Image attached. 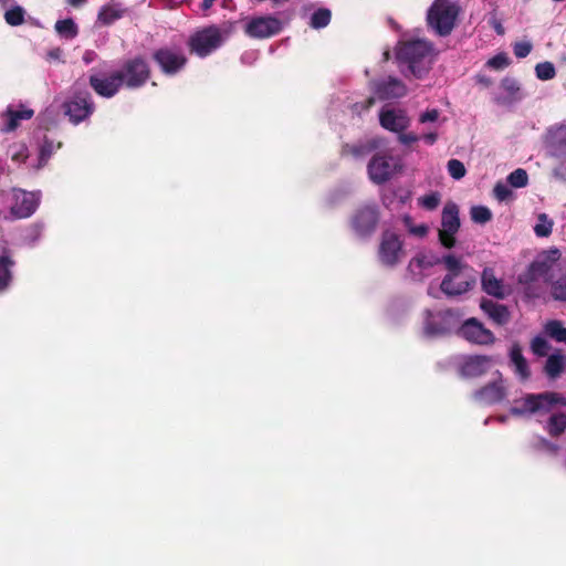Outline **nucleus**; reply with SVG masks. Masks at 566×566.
<instances>
[{
	"label": "nucleus",
	"instance_id": "c03bdc74",
	"mask_svg": "<svg viewBox=\"0 0 566 566\" xmlns=\"http://www.w3.org/2000/svg\"><path fill=\"white\" fill-rule=\"evenodd\" d=\"M510 64V59L505 53H500L488 61V65L495 70H503Z\"/></svg>",
	"mask_w": 566,
	"mask_h": 566
},
{
	"label": "nucleus",
	"instance_id": "f704fd0d",
	"mask_svg": "<svg viewBox=\"0 0 566 566\" xmlns=\"http://www.w3.org/2000/svg\"><path fill=\"white\" fill-rule=\"evenodd\" d=\"M507 182L514 188H523L528 184L526 170L517 168L507 176Z\"/></svg>",
	"mask_w": 566,
	"mask_h": 566
},
{
	"label": "nucleus",
	"instance_id": "4468645a",
	"mask_svg": "<svg viewBox=\"0 0 566 566\" xmlns=\"http://www.w3.org/2000/svg\"><path fill=\"white\" fill-rule=\"evenodd\" d=\"M40 199V192L17 190L10 212L15 219L29 218L36 211Z\"/></svg>",
	"mask_w": 566,
	"mask_h": 566
},
{
	"label": "nucleus",
	"instance_id": "a211bd4d",
	"mask_svg": "<svg viewBox=\"0 0 566 566\" xmlns=\"http://www.w3.org/2000/svg\"><path fill=\"white\" fill-rule=\"evenodd\" d=\"M491 363L492 358L486 355L468 356L460 367V375L464 378L480 377L488 371Z\"/></svg>",
	"mask_w": 566,
	"mask_h": 566
},
{
	"label": "nucleus",
	"instance_id": "7c9ffc66",
	"mask_svg": "<svg viewBox=\"0 0 566 566\" xmlns=\"http://www.w3.org/2000/svg\"><path fill=\"white\" fill-rule=\"evenodd\" d=\"M544 331L551 338L566 344V327L563 326L560 321H548L544 326Z\"/></svg>",
	"mask_w": 566,
	"mask_h": 566
},
{
	"label": "nucleus",
	"instance_id": "b1692460",
	"mask_svg": "<svg viewBox=\"0 0 566 566\" xmlns=\"http://www.w3.org/2000/svg\"><path fill=\"white\" fill-rule=\"evenodd\" d=\"M376 148H378V143L375 139L359 142L356 144H345L342 148V155L352 156L354 158H363Z\"/></svg>",
	"mask_w": 566,
	"mask_h": 566
},
{
	"label": "nucleus",
	"instance_id": "a878e982",
	"mask_svg": "<svg viewBox=\"0 0 566 566\" xmlns=\"http://www.w3.org/2000/svg\"><path fill=\"white\" fill-rule=\"evenodd\" d=\"M566 366V357L562 354H552L547 357L544 373L551 379H556L564 371Z\"/></svg>",
	"mask_w": 566,
	"mask_h": 566
},
{
	"label": "nucleus",
	"instance_id": "1a4fd4ad",
	"mask_svg": "<svg viewBox=\"0 0 566 566\" xmlns=\"http://www.w3.org/2000/svg\"><path fill=\"white\" fill-rule=\"evenodd\" d=\"M62 107L70 122L75 125L87 119L95 111L92 95L86 91L74 93Z\"/></svg>",
	"mask_w": 566,
	"mask_h": 566
},
{
	"label": "nucleus",
	"instance_id": "f257e3e1",
	"mask_svg": "<svg viewBox=\"0 0 566 566\" xmlns=\"http://www.w3.org/2000/svg\"><path fill=\"white\" fill-rule=\"evenodd\" d=\"M151 77V67L143 55L125 60L118 70L102 72L90 71L88 84L101 97L112 98L122 87L138 90L146 85Z\"/></svg>",
	"mask_w": 566,
	"mask_h": 566
},
{
	"label": "nucleus",
	"instance_id": "e433bc0d",
	"mask_svg": "<svg viewBox=\"0 0 566 566\" xmlns=\"http://www.w3.org/2000/svg\"><path fill=\"white\" fill-rule=\"evenodd\" d=\"M43 232V226L40 223H33L25 229L23 240L29 245H34L41 238Z\"/></svg>",
	"mask_w": 566,
	"mask_h": 566
},
{
	"label": "nucleus",
	"instance_id": "39448f33",
	"mask_svg": "<svg viewBox=\"0 0 566 566\" xmlns=\"http://www.w3.org/2000/svg\"><path fill=\"white\" fill-rule=\"evenodd\" d=\"M459 7L448 0H434L427 13V23L438 35L448 36L455 27Z\"/></svg>",
	"mask_w": 566,
	"mask_h": 566
},
{
	"label": "nucleus",
	"instance_id": "6ab92c4d",
	"mask_svg": "<svg viewBox=\"0 0 566 566\" xmlns=\"http://www.w3.org/2000/svg\"><path fill=\"white\" fill-rule=\"evenodd\" d=\"M375 94L381 101L400 98L407 94V87L402 81L389 76L375 84Z\"/></svg>",
	"mask_w": 566,
	"mask_h": 566
},
{
	"label": "nucleus",
	"instance_id": "c756f323",
	"mask_svg": "<svg viewBox=\"0 0 566 566\" xmlns=\"http://www.w3.org/2000/svg\"><path fill=\"white\" fill-rule=\"evenodd\" d=\"M61 147H62V143L61 142H57L55 144L48 136H44L43 143H42V145L40 147V151H39L38 168L44 167L48 164V161L51 158V156L53 155V153L56 149H60Z\"/></svg>",
	"mask_w": 566,
	"mask_h": 566
},
{
	"label": "nucleus",
	"instance_id": "bf43d9fd",
	"mask_svg": "<svg viewBox=\"0 0 566 566\" xmlns=\"http://www.w3.org/2000/svg\"><path fill=\"white\" fill-rule=\"evenodd\" d=\"M93 55H94V52L92 51H86L85 54L83 55V61L88 64L93 61Z\"/></svg>",
	"mask_w": 566,
	"mask_h": 566
},
{
	"label": "nucleus",
	"instance_id": "603ef678",
	"mask_svg": "<svg viewBox=\"0 0 566 566\" xmlns=\"http://www.w3.org/2000/svg\"><path fill=\"white\" fill-rule=\"evenodd\" d=\"M398 139L401 144L403 145H410L412 143H416L419 138L416 134L413 133H408V134H405L403 132L402 133H398Z\"/></svg>",
	"mask_w": 566,
	"mask_h": 566
},
{
	"label": "nucleus",
	"instance_id": "de8ad7c7",
	"mask_svg": "<svg viewBox=\"0 0 566 566\" xmlns=\"http://www.w3.org/2000/svg\"><path fill=\"white\" fill-rule=\"evenodd\" d=\"M427 314H428V318H430L432 316L430 311H427ZM424 332L428 335H439V334H444L447 332V329L444 327L438 326L432 321L427 319V322L424 324Z\"/></svg>",
	"mask_w": 566,
	"mask_h": 566
},
{
	"label": "nucleus",
	"instance_id": "0eeeda50",
	"mask_svg": "<svg viewBox=\"0 0 566 566\" xmlns=\"http://www.w3.org/2000/svg\"><path fill=\"white\" fill-rule=\"evenodd\" d=\"M153 61L158 65L163 74L174 76L184 70L188 59L180 48L161 46L151 54Z\"/></svg>",
	"mask_w": 566,
	"mask_h": 566
},
{
	"label": "nucleus",
	"instance_id": "c9c22d12",
	"mask_svg": "<svg viewBox=\"0 0 566 566\" xmlns=\"http://www.w3.org/2000/svg\"><path fill=\"white\" fill-rule=\"evenodd\" d=\"M535 73L537 78L542 81H548L555 77L556 70L553 63L542 62L535 66Z\"/></svg>",
	"mask_w": 566,
	"mask_h": 566
},
{
	"label": "nucleus",
	"instance_id": "4c0bfd02",
	"mask_svg": "<svg viewBox=\"0 0 566 566\" xmlns=\"http://www.w3.org/2000/svg\"><path fill=\"white\" fill-rule=\"evenodd\" d=\"M549 348L548 342L542 336H535L531 342V349L538 357L547 356Z\"/></svg>",
	"mask_w": 566,
	"mask_h": 566
},
{
	"label": "nucleus",
	"instance_id": "412c9836",
	"mask_svg": "<svg viewBox=\"0 0 566 566\" xmlns=\"http://www.w3.org/2000/svg\"><path fill=\"white\" fill-rule=\"evenodd\" d=\"M480 308L499 326H504L511 321V313L504 304L483 297L480 302Z\"/></svg>",
	"mask_w": 566,
	"mask_h": 566
},
{
	"label": "nucleus",
	"instance_id": "ddd939ff",
	"mask_svg": "<svg viewBox=\"0 0 566 566\" xmlns=\"http://www.w3.org/2000/svg\"><path fill=\"white\" fill-rule=\"evenodd\" d=\"M283 29L282 21L272 15L252 19L245 25V33L251 38L265 39L279 34Z\"/></svg>",
	"mask_w": 566,
	"mask_h": 566
},
{
	"label": "nucleus",
	"instance_id": "cd10ccee",
	"mask_svg": "<svg viewBox=\"0 0 566 566\" xmlns=\"http://www.w3.org/2000/svg\"><path fill=\"white\" fill-rule=\"evenodd\" d=\"M125 13L124 9L117 6H103L98 12L97 21L103 25H111L115 21L119 20Z\"/></svg>",
	"mask_w": 566,
	"mask_h": 566
},
{
	"label": "nucleus",
	"instance_id": "dca6fc26",
	"mask_svg": "<svg viewBox=\"0 0 566 566\" xmlns=\"http://www.w3.org/2000/svg\"><path fill=\"white\" fill-rule=\"evenodd\" d=\"M379 124L392 133H402L410 126L407 112L401 108H382L379 113Z\"/></svg>",
	"mask_w": 566,
	"mask_h": 566
},
{
	"label": "nucleus",
	"instance_id": "2f4dec72",
	"mask_svg": "<svg viewBox=\"0 0 566 566\" xmlns=\"http://www.w3.org/2000/svg\"><path fill=\"white\" fill-rule=\"evenodd\" d=\"M332 11L327 8H319L313 12L310 20V25L313 29H323L331 23Z\"/></svg>",
	"mask_w": 566,
	"mask_h": 566
},
{
	"label": "nucleus",
	"instance_id": "13d9d810",
	"mask_svg": "<svg viewBox=\"0 0 566 566\" xmlns=\"http://www.w3.org/2000/svg\"><path fill=\"white\" fill-rule=\"evenodd\" d=\"M61 53H62L61 49L57 48V49L51 50L48 53V56H49V59L57 60V59H60Z\"/></svg>",
	"mask_w": 566,
	"mask_h": 566
},
{
	"label": "nucleus",
	"instance_id": "6e6552de",
	"mask_svg": "<svg viewBox=\"0 0 566 566\" xmlns=\"http://www.w3.org/2000/svg\"><path fill=\"white\" fill-rule=\"evenodd\" d=\"M380 218L376 203H367L358 207L350 217V227L360 238L370 237L377 229Z\"/></svg>",
	"mask_w": 566,
	"mask_h": 566
},
{
	"label": "nucleus",
	"instance_id": "473e14b6",
	"mask_svg": "<svg viewBox=\"0 0 566 566\" xmlns=\"http://www.w3.org/2000/svg\"><path fill=\"white\" fill-rule=\"evenodd\" d=\"M55 30L60 35L66 39H74L78 33L77 25L72 19L56 21Z\"/></svg>",
	"mask_w": 566,
	"mask_h": 566
},
{
	"label": "nucleus",
	"instance_id": "79ce46f5",
	"mask_svg": "<svg viewBox=\"0 0 566 566\" xmlns=\"http://www.w3.org/2000/svg\"><path fill=\"white\" fill-rule=\"evenodd\" d=\"M4 19L8 24L17 27L23 23L24 12L20 7H17L6 12Z\"/></svg>",
	"mask_w": 566,
	"mask_h": 566
},
{
	"label": "nucleus",
	"instance_id": "f3484780",
	"mask_svg": "<svg viewBox=\"0 0 566 566\" xmlns=\"http://www.w3.org/2000/svg\"><path fill=\"white\" fill-rule=\"evenodd\" d=\"M394 174L392 157L375 155L368 164V175L371 181L377 185L388 181Z\"/></svg>",
	"mask_w": 566,
	"mask_h": 566
},
{
	"label": "nucleus",
	"instance_id": "423d86ee",
	"mask_svg": "<svg viewBox=\"0 0 566 566\" xmlns=\"http://www.w3.org/2000/svg\"><path fill=\"white\" fill-rule=\"evenodd\" d=\"M221 30L217 25H209L197 32H195L189 41L188 45L190 52L197 54L200 57H206L217 50L222 44Z\"/></svg>",
	"mask_w": 566,
	"mask_h": 566
},
{
	"label": "nucleus",
	"instance_id": "4be33fe9",
	"mask_svg": "<svg viewBox=\"0 0 566 566\" xmlns=\"http://www.w3.org/2000/svg\"><path fill=\"white\" fill-rule=\"evenodd\" d=\"M482 290L499 300L505 297V291L502 280L497 279L494 274L493 269L485 268L481 275Z\"/></svg>",
	"mask_w": 566,
	"mask_h": 566
},
{
	"label": "nucleus",
	"instance_id": "20e7f679",
	"mask_svg": "<svg viewBox=\"0 0 566 566\" xmlns=\"http://www.w3.org/2000/svg\"><path fill=\"white\" fill-rule=\"evenodd\" d=\"M432 46L423 40H413L403 42L397 50V59L408 64L410 72L418 78H421L428 72V57Z\"/></svg>",
	"mask_w": 566,
	"mask_h": 566
},
{
	"label": "nucleus",
	"instance_id": "3c124183",
	"mask_svg": "<svg viewBox=\"0 0 566 566\" xmlns=\"http://www.w3.org/2000/svg\"><path fill=\"white\" fill-rule=\"evenodd\" d=\"M439 115H440V113L438 109H436V108L429 109L420 115L419 122L420 123L436 122L439 118Z\"/></svg>",
	"mask_w": 566,
	"mask_h": 566
},
{
	"label": "nucleus",
	"instance_id": "393cba45",
	"mask_svg": "<svg viewBox=\"0 0 566 566\" xmlns=\"http://www.w3.org/2000/svg\"><path fill=\"white\" fill-rule=\"evenodd\" d=\"M34 115V111L31 108H21V109H13L9 107L3 116L8 118L6 127L2 129L3 132H13L15 130L19 125L20 120H27L32 118Z\"/></svg>",
	"mask_w": 566,
	"mask_h": 566
},
{
	"label": "nucleus",
	"instance_id": "2eb2a0df",
	"mask_svg": "<svg viewBox=\"0 0 566 566\" xmlns=\"http://www.w3.org/2000/svg\"><path fill=\"white\" fill-rule=\"evenodd\" d=\"M440 263H443V258L436 253L419 252L409 261L407 270L413 281L421 282L428 275V270Z\"/></svg>",
	"mask_w": 566,
	"mask_h": 566
},
{
	"label": "nucleus",
	"instance_id": "f8f14e48",
	"mask_svg": "<svg viewBox=\"0 0 566 566\" xmlns=\"http://www.w3.org/2000/svg\"><path fill=\"white\" fill-rule=\"evenodd\" d=\"M401 254L402 242L399 237L391 231L382 232L378 248L380 262L386 266L392 268L399 263Z\"/></svg>",
	"mask_w": 566,
	"mask_h": 566
},
{
	"label": "nucleus",
	"instance_id": "4d7b16f0",
	"mask_svg": "<svg viewBox=\"0 0 566 566\" xmlns=\"http://www.w3.org/2000/svg\"><path fill=\"white\" fill-rule=\"evenodd\" d=\"M217 0H202L201 10L206 14V12L214 4Z\"/></svg>",
	"mask_w": 566,
	"mask_h": 566
},
{
	"label": "nucleus",
	"instance_id": "37998d69",
	"mask_svg": "<svg viewBox=\"0 0 566 566\" xmlns=\"http://www.w3.org/2000/svg\"><path fill=\"white\" fill-rule=\"evenodd\" d=\"M552 296L556 301H566V276L559 277L552 284Z\"/></svg>",
	"mask_w": 566,
	"mask_h": 566
},
{
	"label": "nucleus",
	"instance_id": "49530a36",
	"mask_svg": "<svg viewBox=\"0 0 566 566\" xmlns=\"http://www.w3.org/2000/svg\"><path fill=\"white\" fill-rule=\"evenodd\" d=\"M494 196L497 200L504 201L511 198L512 190L504 184L497 182L493 189Z\"/></svg>",
	"mask_w": 566,
	"mask_h": 566
},
{
	"label": "nucleus",
	"instance_id": "58836bf2",
	"mask_svg": "<svg viewBox=\"0 0 566 566\" xmlns=\"http://www.w3.org/2000/svg\"><path fill=\"white\" fill-rule=\"evenodd\" d=\"M447 168L449 175L455 180L463 178L467 174L463 163L459 159H450L447 164Z\"/></svg>",
	"mask_w": 566,
	"mask_h": 566
},
{
	"label": "nucleus",
	"instance_id": "864d4df0",
	"mask_svg": "<svg viewBox=\"0 0 566 566\" xmlns=\"http://www.w3.org/2000/svg\"><path fill=\"white\" fill-rule=\"evenodd\" d=\"M410 233L416 234L418 237H423L428 232V227L426 224H419L416 227L409 228Z\"/></svg>",
	"mask_w": 566,
	"mask_h": 566
},
{
	"label": "nucleus",
	"instance_id": "a18cd8bd",
	"mask_svg": "<svg viewBox=\"0 0 566 566\" xmlns=\"http://www.w3.org/2000/svg\"><path fill=\"white\" fill-rule=\"evenodd\" d=\"M532 49H533L532 43L522 41V42H516L514 44L513 52L516 57L524 59L531 53Z\"/></svg>",
	"mask_w": 566,
	"mask_h": 566
},
{
	"label": "nucleus",
	"instance_id": "6e6d98bb",
	"mask_svg": "<svg viewBox=\"0 0 566 566\" xmlns=\"http://www.w3.org/2000/svg\"><path fill=\"white\" fill-rule=\"evenodd\" d=\"M422 138L427 144L433 145L438 139V134L437 133H428V134H424Z\"/></svg>",
	"mask_w": 566,
	"mask_h": 566
},
{
	"label": "nucleus",
	"instance_id": "ea45409f",
	"mask_svg": "<svg viewBox=\"0 0 566 566\" xmlns=\"http://www.w3.org/2000/svg\"><path fill=\"white\" fill-rule=\"evenodd\" d=\"M441 201L439 192H430L419 198V205L426 210H434L438 208Z\"/></svg>",
	"mask_w": 566,
	"mask_h": 566
},
{
	"label": "nucleus",
	"instance_id": "a19ab883",
	"mask_svg": "<svg viewBox=\"0 0 566 566\" xmlns=\"http://www.w3.org/2000/svg\"><path fill=\"white\" fill-rule=\"evenodd\" d=\"M541 223H537L534 227V232L537 237H548L552 233L553 222L548 220L545 213L539 214L538 217Z\"/></svg>",
	"mask_w": 566,
	"mask_h": 566
},
{
	"label": "nucleus",
	"instance_id": "e2e57ef3",
	"mask_svg": "<svg viewBox=\"0 0 566 566\" xmlns=\"http://www.w3.org/2000/svg\"><path fill=\"white\" fill-rule=\"evenodd\" d=\"M166 8H168V9H177L178 4L177 3H169V4L166 6Z\"/></svg>",
	"mask_w": 566,
	"mask_h": 566
},
{
	"label": "nucleus",
	"instance_id": "052dcab7",
	"mask_svg": "<svg viewBox=\"0 0 566 566\" xmlns=\"http://www.w3.org/2000/svg\"><path fill=\"white\" fill-rule=\"evenodd\" d=\"M493 27H494V30H495V32L497 34H500V35L504 34V28H503V25L500 22H495L493 24Z\"/></svg>",
	"mask_w": 566,
	"mask_h": 566
},
{
	"label": "nucleus",
	"instance_id": "8fccbe9b",
	"mask_svg": "<svg viewBox=\"0 0 566 566\" xmlns=\"http://www.w3.org/2000/svg\"><path fill=\"white\" fill-rule=\"evenodd\" d=\"M375 97L374 96H369L368 98H366L364 102H360V103H355L353 105V111L354 112H357V113H361V112H366L368 111L370 107L374 106L375 104Z\"/></svg>",
	"mask_w": 566,
	"mask_h": 566
},
{
	"label": "nucleus",
	"instance_id": "680f3d73",
	"mask_svg": "<svg viewBox=\"0 0 566 566\" xmlns=\"http://www.w3.org/2000/svg\"><path fill=\"white\" fill-rule=\"evenodd\" d=\"M85 2V0H67V3L72 7H80Z\"/></svg>",
	"mask_w": 566,
	"mask_h": 566
},
{
	"label": "nucleus",
	"instance_id": "7ed1b4c3",
	"mask_svg": "<svg viewBox=\"0 0 566 566\" xmlns=\"http://www.w3.org/2000/svg\"><path fill=\"white\" fill-rule=\"evenodd\" d=\"M557 405L566 406V398L562 394L554 391L527 394L521 400L515 401V406L510 409V413L515 417H522L536 412H549Z\"/></svg>",
	"mask_w": 566,
	"mask_h": 566
},
{
	"label": "nucleus",
	"instance_id": "0e129e2a",
	"mask_svg": "<svg viewBox=\"0 0 566 566\" xmlns=\"http://www.w3.org/2000/svg\"><path fill=\"white\" fill-rule=\"evenodd\" d=\"M410 220H411V219H410V217H409V216H406V217H405V222H406V224H409Z\"/></svg>",
	"mask_w": 566,
	"mask_h": 566
},
{
	"label": "nucleus",
	"instance_id": "aec40b11",
	"mask_svg": "<svg viewBox=\"0 0 566 566\" xmlns=\"http://www.w3.org/2000/svg\"><path fill=\"white\" fill-rule=\"evenodd\" d=\"M506 396L502 381H492L475 390L473 398L482 405H494L502 401Z\"/></svg>",
	"mask_w": 566,
	"mask_h": 566
},
{
	"label": "nucleus",
	"instance_id": "5fc2aeb1",
	"mask_svg": "<svg viewBox=\"0 0 566 566\" xmlns=\"http://www.w3.org/2000/svg\"><path fill=\"white\" fill-rule=\"evenodd\" d=\"M542 444H543V447H544L547 451H549L551 453H554V454H555V453H557V452H558V450H559V447H558L557 444H555V443H553V442H551V441H548V440H546V439H543V440H542Z\"/></svg>",
	"mask_w": 566,
	"mask_h": 566
},
{
	"label": "nucleus",
	"instance_id": "5701e85b",
	"mask_svg": "<svg viewBox=\"0 0 566 566\" xmlns=\"http://www.w3.org/2000/svg\"><path fill=\"white\" fill-rule=\"evenodd\" d=\"M510 360L514 366L515 374L522 379L527 380L531 377V370L526 358L523 356L522 347L518 343H513L510 348Z\"/></svg>",
	"mask_w": 566,
	"mask_h": 566
},
{
	"label": "nucleus",
	"instance_id": "f03ea898",
	"mask_svg": "<svg viewBox=\"0 0 566 566\" xmlns=\"http://www.w3.org/2000/svg\"><path fill=\"white\" fill-rule=\"evenodd\" d=\"M443 264L448 270L443 277L440 290L448 296H458L472 290L476 283V276L472 268L461 263L452 254L443 256Z\"/></svg>",
	"mask_w": 566,
	"mask_h": 566
},
{
	"label": "nucleus",
	"instance_id": "9d476101",
	"mask_svg": "<svg viewBox=\"0 0 566 566\" xmlns=\"http://www.w3.org/2000/svg\"><path fill=\"white\" fill-rule=\"evenodd\" d=\"M441 226L439 241L444 248L451 249L455 245V234L460 229L459 207L454 202L443 207Z\"/></svg>",
	"mask_w": 566,
	"mask_h": 566
},
{
	"label": "nucleus",
	"instance_id": "c85d7f7f",
	"mask_svg": "<svg viewBox=\"0 0 566 566\" xmlns=\"http://www.w3.org/2000/svg\"><path fill=\"white\" fill-rule=\"evenodd\" d=\"M546 431L553 438H557L566 430V415L563 412L554 413L547 420Z\"/></svg>",
	"mask_w": 566,
	"mask_h": 566
},
{
	"label": "nucleus",
	"instance_id": "09e8293b",
	"mask_svg": "<svg viewBox=\"0 0 566 566\" xmlns=\"http://www.w3.org/2000/svg\"><path fill=\"white\" fill-rule=\"evenodd\" d=\"M501 86L505 92H507L511 96H514L520 91V85L516 80L505 77L501 82Z\"/></svg>",
	"mask_w": 566,
	"mask_h": 566
},
{
	"label": "nucleus",
	"instance_id": "72a5a7b5",
	"mask_svg": "<svg viewBox=\"0 0 566 566\" xmlns=\"http://www.w3.org/2000/svg\"><path fill=\"white\" fill-rule=\"evenodd\" d=\"M471 219L475 223L484 224L492 219V212L491 210L485 206H474L471 208L470 211Z\"/></svg>",
	"mask_w": 566,
	"mask_h": 566
},
{
	"label": "nucleus",
	"instance_id": "bb28decb",
	"mask_svg": "<svg viewBox=\"0 0 566 566\" xmlns=\"http://www.w3.org/2000/svg\"><path fill=\"white\" fill-rule=\"evenodd\" d=\"M14 261L8 251H3L0 255V291L6 290L12 281V268Z\"/></svg>",
	"mask_w": 566,
	"mask_h": 566
},
{
	"label": "nucleus",
	"instance_id": "9b49d317",
	"mask_svg": "<svg viewBox=\"0 0 566 566\" xmlns=\"http://www.w3.org/2000/svg\"><path fill=\"white\" fill-rule=\"evenodd\" d=\"M459 334L468 342L476 345L489 346L493 345L496 340L495 335L486 328L478 318L471 317L465 319Z\"/></svg>",
	"mask_w": 566,
	"mask_h": 566
}]
</instances>
